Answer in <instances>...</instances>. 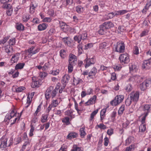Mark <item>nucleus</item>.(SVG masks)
Returning <instances> with one entry per match:
<instances>
[{
  "label": "nucleus",
  "mask_w": 151,
  "mask_h": 151,
  "mask_svg": "<svg viewBox=\"0 0 151 151\" xmlns=\"http://www.w3.org/2000/svg\"><path fill=\"white\" fill-rule=\"evenodd\" d=\"M102 25L106 29L114 27V25L111 22H105L103 23Z\"/></svg>",
  "instance_id": "obj_18"
},
{
  "label": "nucleus",
  "mask_w": 151,
  "mask_h": 151,
  "mask_svg": "<svg viewBox=\"0 0 151 151\" xmlns=\"http://www.w3.org/2000/svg\"><path fill=\"white\" fill-rule=\"evenodd\" d=\"M19 114L17 113L14 109H13L10 111V112L6 115L5 119L6 121H7L14 118L13 120L12 119L11 120V121H13V122H12L10 124L11 125H12L15 123L17 120L18 119V120L19 119L20 117L19 116Z\"/></svg>",
  "instance_id": "obj_2"
},
{
  "label": "nucleus",
  "mask_w": 151,
  "mask_h": 151,
  "mask_svg": "<svg viewBox=\"0 0 151 151\" xmlns=\"http://www.w3.org/2000/svg\"><path fill=\"white\" fill-rule=\"evenodd\" d=\"M119 59L120 63L122 65L127 64L130 61L129 56L126 53L121 54Z\"/></svg>",
  "instance_id": "obj_3"
},
{
  "label": "nucleus",
  "mask_w": 151,
  "mask_h": 151,
  "mask_svg": "<svg viewBox=\"0 0 151 151\" xmlns=\"http://www.w3.org/2000/svg\"><path fill=\"white\" fill-rule=\"evenodd\" d=\"M60 55L62 58H64L66 56V50H61L60 51Z\"/></svg>",
  "instance_id": "obj_35"
},
{
  "label": "nucleus",
  "mask_w": 151,
  "mask_h": 151,
  "mask_svg": "<svg viewBox=\"0 0 151 151\" xmlns=\"http://www.w3.org/2000/svg\"><path fill=\"white\" fill-rule=\"evenodd\" d=\"M128 11L127 10H120L115 12L116 15H123L127 13Z\"/></svg>",
  "instance_id": "obj_39"
},
{
  "label": "nucleus",
  "mask_w": 151,
  "mask_h": 151,
  "mask_svg": "<svg viewBox=\"0 0 151 151\" xmlns=\"http://www.w3.org/2000/svg\"><path fill=\"white\" fill-rule=\"evenodd\" d=\"M106 109H103L101 110L100 113V119L101 121H102L104 119L106 115Z\"/></svg>",
  "instance_id": "obj_34"
},
{
  "label": "nucleus",
  "mask_w": 151,
  "mask_h": 151,
  "mask_svg": "<svg viewBox=\"0 0 151 151\" xmlns=\"http://www.w3.org/2000/svg\"><path fill=\"white\" fill-rule=\"evenodd\" d=\"M146 125L145 124H141L139 127V132H144L146 130Z\"/></svg>",
  "instance_id": "obj_42"
},
{
  "label": "nucleus",
  "mask_w": 151,
  "mask_h": 151,
  "mask_svg": "<svg viewBox=\"0 0 151 151\" xmlns=\"http://www.w3.org/2000/svg\"><path fill=\"white\" fill-rule=\"evenodd\" d=\"M7 139H0V148L2 150L6 147Z\"/></svg>",
  "instance_id": "obj_17"
},
{
  "label": "nucleus",
  "mask_w": 151,
  "mask_h": 151,
  "mask_svg": "<svg viewBox=\"0 0 151 151\" xmlns=\"http://www.w3.org/2000/svg\"><path fill=\"white\" fill-rule=\"evenodd\" d=\"M48 115V114H43L42 115L41 118V122L42 123H44L47 122V120Z\"/></svg>",
  "instance_id": "obj_43"
},
{
  "label": "nucleus",
  "mask_w": 151,
  "mask_h": 151,
  "mask_svg": "<svg viewBox=\"0 0 151 151\" xmlns=\"http://www.w3.org/2000/svg\"><path fill=\"white\" fill-rule=\"evenodd\" d=\"M47 73L45 72H40L39 73V76L42 78H43L47 76Z\"/></svg>",
  "instance_id": "obj_58"
},
{
  "label": "nucleus",
  "mask_w": 151,
  "mask_h": 151,
  "mask_svg": "<svg viewBox=\"0 0 151 151\" xmlns=\"http://www.w3.org/2000/svg\"><path fill=\"white\" fill-rule=\"evenodd\" d=\"M30 129L29 133V135L30 137L32 136L33 135V132L34 130V127L32 125H31L30 126Z\"/></svg>",
  "instance_id": "obj_59"
},
{
  "label": "nucleus",
  "mask_w": 151,
  "mask_h": 151,
  "mask_svg": "<svg viewBox=\"0 0 151 151\" xmlns=\"http://www.w3.org/2000/svg\"><path fill=\"white\" fill-rule=\"evenodd\" d=\"M116 112L114 111H113L111 115V118L112 122H114L115 120V118L116 116Z\"/></svg>",
  "instance_id": "obj_46"
},
{
  "label": "nucleus",
  "mask_w": 151,
  "mask_h": 151,
  "mask_svg": "<svg viewBox=\"0 0 151 151\" xmlns=\"http://www.w3.org/2000/svg\"><path fill=\"white\" fill-rule=\"evenodd\" d=\"M84 8L81 6H78L76 7V11L78 13H82L84 11Z\"/></svg>",
  "instance_id": "obj_33"
},
{
  "label": "nucleus",
  "mask_w": 151,
  "mask_h": 151,
  "mask_svg": "<svg viewBox=\"0 0 151 151\" xmlns=\"http://www.w3.org/2000/svg\"><path fill=\"white\" fill-rule=\"evenodd\" d=\"M143 110L144 111V114L147 116L149 113L151 112V104H146L144 105Z\"/></svg>",
  "instance_id": "obj_10"
},
{
  "label": "nucleus",
  "mask_w": 151,
  "mask_h": 151,
  "mask_svg": "<svg viewBox=\"0 0 151 151\" xmlns=\"http://www.w3.org/2000/svg\"><path fill=\"white\" fill-rule=\"evenodd\" d=\"M39 84L38 81H32L31 84V86L32 88L38 87Z\"/></svg>",
  "instance_id": "obj_45"
},
{
  "label": "nucleus",
  "mask_w": 151,
  "mask_h": 151,
  "mask_svg": "<svg viewBox=\"0 0 151 151\" xmlns=\"http://www.w3.org/2000/svg\"><path fill=\"white\" fill-rule=\"evenodd\" d=\"M96 99V95L93 96L91 98L87 101L85 103L86 106L94 104L95 102Z\"/></svg>",
  "instance_id": "obj_13"
},
{
  "label": "nucleus",
  "mask_w": 151,
  "mask_h": 151,
  "mask_svg": "<svg viewBox=\"0 0 151 151\" xmlns=\"http://www.w3.org/2000/svg\"><path fill=\"white\" fill-rule=\"evenodd\" d=\"M132 88L131 84H129L125 87V89L128 92H130L132 90Z\"/></svg>",
  "instance_id": "obj_51"
},
{
  "label": "nucleus",
  "mask_w": 151,
  "mask_h": 151,
  "mask_svg": "<svg viewBox=\"0 0 151 151\" xmlns=\"http://www.w3.org/2000/svg\"><path fill=\"white\" fill-rule=\"evenodd\" d=\"M124 96L122 95L116 96L115 99L110 102L111 104L113 106H116L122 102L123 100Z\"/></svg>",
  "instance_id": "obj_4"
},
{
  "label": "nucleus",
  "mask_w": 151,
  "mask_h": 151,
  "mask_svg": "<svg viewBox=\"0 0 151 151\" xmlns=\"http://www.w3.org/2000/svg\"><path fill=\"white\" fill-rule=\"evenodd\" d=\"M62 40L64 43L67 45H68L70 43V41L69 40V37H65L63 38L61 37Z\"/></svg>",
  "instance_id": "obj_38"
},
{
  "label": "nucleus",
  "mask_w": 151,
  "mask_h": 151,
  "mask_svg": "<svg viewBox=\"0 0 151 151\" xmlns=\"http://www.w3.org/2000/svg\"><path fill=\"white\" fill-rule=\"evenodd\" d=\"M125 109V105L124 104L122 105L119 108L118 111V114L119 115H121L123 113Z\"/></svg>",
  "instance_id": "obj_36"
},
{
  "label": "nucleus",
  "mask_w": 151,
  "mask_h": 151,
  "mask_svg": "<svg viewBox=\"0 0 151 151\" xmlns=\"http://www.w3.org/2000/svg\"><path fill=\"white\" fill-rule=\"evenodd\" d=\"M132 101L130 97H129L125 101V104L127 106H129L131 104Z\"/></svg>",
  "instance_id": "obj_56"
},
{
  "label": "nucleus",
  "mask_w": 151,
  "mask_h": 151,
  "mask_svg": "<svg viewBox=\"0 0 151 151\" xmlns=\"http://www.w3.org/2000/svg\"><path fill=\"white\" fill-rule=\"evenodd\" d=\"M135 148L134 145H132L129 146L127 147L125 150L124 151H133Z\"/></svg>",
  "instance_id": "obj_40"
},
{
  "label": "nucleus",
  "mask_w": 151,
  "mask_h": 151,
  "mask_svg": "<svg viewBox=\"0 0 151 151\" xmlns=\"http://www.w3.org/2000/svg\"><path fill=\"white\" fill-rule=\"evenodd\" d=\"M29 6L31 7L36 8L38 6V4L36 1H33L31 3Z\"/></svg>",
  "instance_id": "obj_57"
},
{
  "label": "nucleus",
  "mask_w": 151,
  "mask_h": 151,
  "mask_svg": "<svg viewBox=\"0 0 151 151\" xmlns=\"http://www.w3.org/2000/svg\"><path fill=\"white\" fill-rule=\"evenodd\" d=\"M78 136V134L76 132H72L69 133L67 136V137L69 139H71L72 138H76Z\"/></svg>",
  "instance_id": "obj_19"
},
{
  "label": "nucleus",
  "mask_w": 151,
  "mask_h": 151,
  "mask_svg": "<svg viewBox=\"0 0 151 151\" xmlns=\"http://www.w3.org/2000/svg\"><path fill=\"white\" fill-rule=\"evenodd\" d=\"M66 4H63L64 6L66 7L67 5H71L73 2V0H66Z\"/></svg>",
  "instance_id": "obj_60"
},
{
  "label": "nucleus",
  "mask_w": 151,
  "mask_h": 151,
  "mask_svg": "<svg viewBox=\"0 0 151 151\" xmlns=\"http://www.w3.org/2000/svg\"><path fill=\"white\" fill-rule=\"evenodd\" d=\"M142 80V77L141 76L137 75L135 76V82L139 83L141 82Z\"/></svg>",
  "instance_id": "obj_48"
},
{
  "label": "nucleus",
  "mask_w": 151,
  "mask_h": 151,
  "mask_svg": "<svg viewBox=\"0 0 151 151\" xmlns=\"http://www.w3.org/2000/svg\"><path fill=\"white\" fill-rule=\"evenodd\" d=\"M69 119H70L68 117H66L63 118L62 121L63 122L68 125L70 124Z\"/></svg>",
  "instance_id": "obj_41"
},
{
  "label": "nucleus",
  "mask_w": 151,
  "mask_h": 151,
  "mask_svg": "<svg viewBox=\"0 0 151 151\" xmlns=\"http://www.w3.org/2000/svg\"><path fill=\"white\" fill-rule=\"evenodd\" d=\"M139 91H134L131 93L129 96L132 101L134 103H136L139 100Z\"/></svg>",
  "instance_id": "obj_6"
},
{
  "label": "nucleus",
  "mask_w": 151,
  "mask_h": 151,
  "mask_svg": "<svg viewBox=\"0 0 151 151\" xmlns=\"http://www.w3.org/2000/svg\"><path fill=\"white\" fill-rule=\"evenodd\" d=\"M80 36H82V40H84L87 38V35L86 32H83L82 34H79Z\"/></svg>",
  "instance_id": "obj_53"
},
{
  "label": "nucleus",
  "mask_w": 151,
  "mask_h": 151,
  "mask_svg": "<svg viewBox=\"0 0 151 151\" xmlns=\"http://www.w3.org/2000/svg\"><path fill=\"white\" fill-rule=\"evenodd\" d=\"M151 83V80L150 79H146L140 85V88L141 90L144 91L148 87Z\"/></svg>",
  "instance_id": "obj_7"
},
{
  "label": "nucleus",
  "mask_w": 151,
  "mask_h": 151,
  "mask_svg": "<svg viewBox=\"0 0 151 151\" xmlns=\"http://www.w3.org/2000/svg\"><path fill=\"white\" fill-rule=\"evenodd\" d=\"M29 19V15L28 14H26L23 16L22 17L23 21L25 22H27Z\"/></svg>",
  "instance_id": "obj_52"
},
{
  "label": "nucleus",
  "mask_w": 151,
  "mask_h": 151,
  "mask_svg": "<svg viewBox=\"0 0 151 151\" xmlns=\"http://www.w3.org/2000/svg\"><path fill=\"white\" fill-rule=\"evenodd\" d=\"M129 121L126 120L125 122L122 124V126L124 128H126L129 125Z\"/></svg>",
  "instance_id": "obj_63"
},
{
  "label": "nucleus",
  "mask_w": 151,
  "mask_h": 151,
  "mask_svg": "<svg viewBox=\"0 0 151 151\" xmlns=\"http://www.w3.org/2000/svg\"><path fill=\"white\" fill-rule=\"evenodd\" d=\"M60 84L58 83L54 89L53 86H50L47 90L45 93V96L47 100H48L51 97L52 98L55 97L58 93V89L60 88Z\"/></svg>",
  "instance_id": "obj_1"
},
{
  "label": "nucleus",
  "mask_w": 151,
  "mask_h": 151,
  "mask_svg": "<svg viewBox=\"0 0 151 151\" xmlns=\"http://www.w3.org/2000/svg\"><path fill=\"white\" fill-rule=\"evenodd\" d=\"M106 29L102 25L100 27V29L98 31L99 34L103 35L106 32Z\"/></svg>",
  "instance_id": "obj_24"
},
{
  "label": "nucleus",
  "mask_w": 151,
  "mask_h": 151,
  "mask_svg": "<svg viewBox=\"0 0 151 151\" xmlns=\"http://www.w3.org/2000/svg\"><path fill=\"white\" fill-rule=\"evenodd\" d=\"M9 36H8L4 37L2 40H0V44H4L9 39Z\"/></svg>",
  "instance_id": "obj_55"
},
{
  "label": "nucleus",
  "mask_w": 151,
  "mask_h": 151,
  "mask_svg": "<svg viewBox=\"0 0 151 151\" xmlns=\"http://www.w3.org/2000/svg\"><path fill=\"white\" fill-rule=\"evenodd\" d=\"M9 44L10 45H14L15 43V38L10 39L9 40Z\"/></svg>",
  "instance_id": "obj_62"
},
{
  "label": "nucleus",
  "mask_w": 151,
  "mask_h": 151,
  "mask_svg": "<svg viewBox=\"0 0 151 151\" xmlns=\"http://www.w3.org/2000/svg\"><path fill=\"white\" fill-rule=\"evenodd\" d=\"M25 65L24 63H20L17 64L15 66L16 70L21 69H22Z\"/></svg>",
  "instance_id": "obj_30"
},
{
  "label": "nucleus",
  "mask_w": 151,
  "mask_h": 151,
  "mask_svg": "<svg viewBox=\"0 0 151 151\" xmlns=\"http://www.w3.org/2000/svg\"><path fill=\"white\" fill-rule=\"evenodd\" d=\"M98 111V109H97L93 111L91 114L90 119V121H91L94 118V116L96 115Z\"/></svg>",
  "instance_id": "obj_44"
},
{
  "label": "nucleus",
  "mask_w": 151,
  "mask_h": 151,
  "mask_svg": "<svg viewBox=\"0 0 151 151\" xmlns=\"http://www.w3.org/2000/svg\"><path fill=\"white\" fill-rule=\"evenodd\" d=\"M82 36H80L79 34L73 37V39L75 42H77L78 43H80L82 40Z\"/></svg>",
  "instance_id": "obj_31"
},
{
  "label": "nucleus",
  "mask_w": 151,
  "mask_h": 151,
  "mask_svg": "<svg viewBox=\"0 0 151 151\" xmlns=\"http://www.w3.org/2000/svg\"><path fill=\"white\" fill-rule=\"evenodd\" d=\"M47 14L51 17L53 16L54 15V11L52 9H49L48 10Z\"/></svg>",
  "instance_id": "obj_64"
},
{
  "label": "nucleus",
  "mask_w": 151,
  "mask_h": 151,
  "mask_svg": "<svg viewBox=\"0 0 151 151\" xmlns=\"http://www.w3.org/2000/svg\"><path fill=\"white\" fill-rule=\"evenodd\" d=\"M70 78V76L68 75H65L62 79V82L63 85H66Z\"/></svg>",
  "instance_id": "obj_15"
},
{
  "label": "nucleus",
  "mask_w": 151,
  "mask_h": 151,
  "mask_svg": "<svg viewBox=\"0 0 151 151\" xmlns=\"http://www.w3.org/2000/svg\"><path fill=\"white\" fill-rule=\"evenodd\" d=\"M83 46L84 45L83 44L82 42L78 43L77 48L78 49V53L80 54H81L83 51Z\"/></svg>",
  "instance_id": "obj_28"
},
{
  "label": "nucleus",
  "mask_w": 151,
  "mask_h": 151,
  "mask_svg": "<svg viewBox=\"0 0 151 151\" xmlns=\"http://www.w3.org/2000/svg\"><path fill=\"white\" fill-rule=\"evenodd\" d=\"M73 84L75 86H76L80 83H81L83 82V81L82 79L78 78H76L74 77L73 79Z\"/></svg>",
  "instance_id": "obj_27"
},
{
  "label": "nucleus",
  "mask_w": 151,
  "mask_h": 151,
  "mask_svg": "<svg viewBox=\"0 0 151 151\" xmlns=\"http://www.w3.org/2000/svg\"><path fill=\"white\" fill-rule=\"evenodd\" d=\"M35 46H32L28 49V55L31 56L35 54L39 51L40 49L37 48L35 49Z\"/></svg>",
  "instance_id": "obj_8"
},
{
  "label": "nucleus",
  "mask_w": 151,
  "mask_h": 151,
  "mask_svg": "<svg viewBox=\"0 0 151 151\" xmlns=\"http://www.w3.org/2000/svg\"><path fill=\"white\" fill-rule=\"evenodd\" d=\"M59 103L60 101H59V99H57L55 100H53L51 104L52 105L53 107H55L58 106Z\"/></svg>",
  "instance_id": "obj_37"
},
{
  "label": "nucleus",
  "mask_w": 151,
  "mask_h": 151,
  "mask_svg": "<svg viewBox=\"0 0 151 151\" xmlns=\"http://www.w3.org/2000/svg\"><path fill=\"white\" fill-rule=\"evenodd\" d=\"M48 25L45 23L39 24L37 27L38 30L40 31L44 30L46 29Z\"/></svg>",
  "instance_id": "obj_20"
},
{
  "label": "nucleus",
  "mask_w": 151,
  "mask_h": 151,
  "mask_svg": "<svg viewBox=\"0 0 151 151\" xmlns=\"http://www.w3.org/2000/svg\"><path fill=\"white\" fill-rule=\"evenodd\" d=\"M16 29L20 31H23L24 29V27L23 25L20 23H17L15 26Z\"/></svg>",
  "instance_id": "obj_21"
},
{
  "label": "nucleus",
  "mask_w": 151,
  "mask_h": 151,
  "mask_svg": "<svg viewBox=\"0 0 151 151\" xmlns=\"http://www.w3.org/2000/svg\"><path fill=\"white\" fill-rule=\"evenodd\" d=\"M97 72V70L95 67L92 68L90 71L88 73V75L87 78L88 79L92 78L93 76H95Z\"/></svg>",
  "instance_id": "obj_11"
},
{
  "label": "nucleus",
  "mask_w": 151,
  "mask_h": 151,
  "mask_svg": "<svg viewBox=\"0 0 151 151\" xmlns=\"http://www.w3.org/2000/svg\"><path fill=\"white\" fill-rule=\"evenodd\" d=\"M150 62L149 60H144L143 63L142 68L143 69H148L149 68Z\"/></svg>",
  "instance_id": "obj_16"
},
{
  "label": "nucleus",
  "mask_w": 151,
  "mask_h": 151,
  "mask_svg": "<svg viewBox=\"0 0 151 151\" xmlns=\"http://www.w3.org/2000/svg\"><path fill=\"white\" fill-rule=\"evenodd\" d=\"M20 54L19 52L13 54L10 60L12 63H17L19 60Z\"/></svg>",
  "instance_id": "obj_9"
},
{
  "label": "nucleus",
  "mask_w": 151,
  "mask_h": 151,
  "mask_svg": "<svg viewBox=\"0 0 151 151\" xmlns=\"http://www.w3.org/2000/svg\"><path fill=\"white\" fill-rule=\"evenodd\" d=\"M129 70L130 72L132 71H136L137 69V67L133 63H130L129 64Z\"/></svg>",
  "instance_id": "obj_26"
},
{
  "label": "nucleus",
  "mask_w": 151,
  "mask_h": 151,
  "mask_svg": "<svg viewBox=\"0 0 151 151\" xmlns=\"http://www.w3.org/2000/svg\"><path fill=\"white\" fill-rule=\"evenodd\" d=\"M125 45L123 42H118L115 45L114 50L115 52L120 53H123L124 52Z\"/></svg>",
  "instance_id": "obj_5"
},
{
  "label": "nucleus",
  "mask_w": 151,
  "mask_h": 151,
  "mask_svg": "<svg viewBox=\"0 0 151 151\" xmlns=\"http://www.w3.org/2000/svg\"><path fill=\"white\" fill-rule=\"evenodd\" d=\"M8 2H7L3 4L1 6L4 9H10L12 8V6L10 4H8Z\"/></svg>",
  "instance_id": "obj_29"
},
{
  "label": "nucleus",
  "mask_w": 151,
  "mask_h": 151,
  "mask_svg": "<svg viewBox=\"0 0 151 151\" xmlns=\"http://www.w3.org/2000/svg\"><path fill=\"white\" fill-rule=\"evenodd\" d=\"M15 91L16 92L19 93L21 92L25 89V88L24 86H21L15 88Z\"/></svg>",
  "instance_id": "obj_49"
},
{
  "label": "nucleus",
  "mask_w": 151,
  "mask_h": 151,
  "mask_svg": "<svg viewBox=\"0 0 151 151\" xmlns=\"http://www.w3.org/2000/svg\"><path fill=\"white\" fill-rule=\"evenodd\" d=\"M84 63H85V68H86L89 66L91 64H93L94 62L93 59V58H86L84 60Z\"/></svg>",
  "instance_id": "obj_14"
},
{
  "label": "nucleus",
  "mask_w": 151,
  "mask_h": 151,
  "mask_svg": "<svg viewBox=\"0 0 151 151\" xmlns=\"http://www.w3.org/2000/svg\"><path fill=\"white\" fill-rule=\"evenodd\" d=\"M116 15L113 12L109 13L108 15H105L104 16V18L105 20H108L113 18Z\"/></svg>",
  "instance_id": "obj_25"
},
{
  "label": "nucleus",
  "mask_w": 151,
  "mask_h": 151,
  "mask_svg": "<svg viewBox=\"0 0 151 151\" xmlns=\"http://www.w3.org/2000/svg\"><path fill=\"white\" fill-rule=\"evenodd\" d=\"M72 99L73 101L75 103V109L77 110L78 113L80 114V112L82 110L81 109H79L78 108V105L77 103L74 98H72Z\"/></svg>",
  "instance_id": "obj_32"
},
{
  "label": "nucleus",
  "mask_w": 151,
  "mask_h": 151,
  "mask_svg": "<svg viewBox=\"0 0 151 151\" xmlns=\"http://www.w3.org/2000/svg\"><path fill=\"white\" fill-rule=\"evenodd\" d=\"M52 21V19L50 17H46L44 18L42 21L44 22H50Z\"/></svg>",
  "instance_id": "obj_61"
},
{
  "label": "nucleus",
  "mask_w": 151,
  "mask_h": 151,
  "mask_svg": "<svg viewBox=\"0 0 151 151\" xmlns=\"http://www.w3.org/2000/svg\"><path fill=\"white\" fill-rule=\"evenodd\" d=\"M77 61V58L74 55L70 54L69 55V63L76 64Z\"/></svg>",
  "instance_id": "obj_12"
},
{
  "label": "nucleus",
  "mask_w": 151,
  "mask_h": 151,
  "mask_svg": "<svg viewBox=\"0 0 151 151\" xmlns=\"http://www.w3.org/2000/svg\"><path fill=\"white\" fill-rule=\"evenodd\" d=\"M71 151H82L80 147H78L76 145H74Z\"/></svg>",
  "instance_id": "obj_50"
},
{
  "label": "nucleus",
  "mask_w": 151,
  "mask_h": 151,
  "mask_svg": "<svg viewBox=\"0 0 151 151\" xmlns=\"http://www.w3.org/2000/svg\"><path fill=\"white\" fill-rule=\"evenodd\" d=\"M75 64H72L69 63L68 66V72L69 73H71L73 69V66L75 65Z\"/></svg>",
  "instance_id": "obj_47"
},
{
  "label": "nucleus",
  "mask_w": 151,
  "mask_h": 151,
  "mask_svg": "<svg viewBox=\"0 0 151 151\" xmlns=\"http://www.w3.org/2000/svg\"><path fill=\"white\" fill-rule=\"evenodd\" d=\"M97 127H98L101 129H105L106 128V126L102 123L97 124L96 127V128Z\"/></svg>",
  "instance_id": "obj_54"
},
{
  "label": "nucleus",
  "mask_w": 151,
  "mask_h": 151,
  "mask_svg": "<svg viewBox=\"0 0 151 151\" xmlns=\"http://www.w3.org/2000/svg\"><path fill=\"white\" fill-rule=\"evenodd\" d=\"M79 132L81 137L82 138H84L86 134V131H85V127H83L82 128H81L79 130Z\"/></svg>",
  "instance_id": "obj_23"
},
{
  "label": "nucleus",
  "mask_w": 151,
  "mask_h": 151,
  "mask_svg": "<svg viewBox=\"0 0 151 151\" xmlns=\"http://www.w3.org/2000/svg\"><path fill=\"white\" fill-rule=\"evenodd\" d=\"M3 47L5 52L7 53L8 55H9L12 50V47L9 45H6Z\"/></svg>",
  "instance_id": "obj_22"
}]
</instances>
